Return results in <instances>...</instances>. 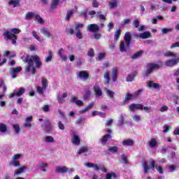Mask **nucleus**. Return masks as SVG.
Here are the masks:
<instances>
[{
	"instance_id": "3",
	"label": "nucleus",
	"mask_w": 179,
	"mask_h": 179,
	"mask_svg": "<svg viewBox=\"0 0 179 179\" xmlns=\"http://www.w3.org/2000/svg\"><path fill=\"white\" fill-rule=\"evenodd\" d=\"M163 66V62L159 61L158 64L155 63H149L148 64V68L144 73H142V76L143 78H148V76H150L152 72L155 71V69H160Z\"/></svg>"
},
{
	"instance_id": "58",
	"label": "nucleus",
	"mask_w": 179,
	"mask_h": 179,
	"mask_svg": "<svg viewBox=\"0 0 179 179\" xmlns=\"http://www.w3.org/2000/svg\"><path fill=\"white\" fill-rule=\"evenodd\" d=\"M57 125H58V127L62 130V131H64L65 129V126L64 125V124H62V122L61 121H59L57 122Z\"/></svg>"
},
{
	"instance_id": "15",
	"label": "nucleus",
	"mask_w": 179,
	"mask_h": 179,
	"mask_svg": "<svg viewBox=\"0 0 179 179\" xmlns=\"http://www.w3.org/2000/svg\"><path fill=\"white\" fill-rule=\"evenodd\" d=\"M94 92L97 97H100L103 94V91H101V88L98 85H95L94 87Z\"/></svg>"
},
{
	"instance_id": "63",
	"label": "nucleus",
	"mask_w": 179,
	"mask_h": 179,
	"mask_svg": "<svg viewBox=\"0 0 179 179\" xmlns=\"http://www.w3.org/2000/svg\"><path fill=\"white\" fill-rule=\"evenodd\" d=\"M133 120L134 121H136V122H139V121H141V116L135 115L133 116Z\"/></svg>"
},
{
	"instance_id": "16",
	"label": "nucleus",
	"mask_w": 179,
	"mask_h": 179,
	"mask_svg": "<svg viewBox=\"0 0 179 179\" xmlns=\"http://www.w3.org/2000/svg\"><path fill=\"white\" fill-rule=\"evenodd\" d=\"M45 129L46 132H50V131H52V124H51V121L49 120H46L45 121Z\"/></svg>"
},
{
	"instance_id": "9",
	"label": "nucleus",
	"mask_w": 179,
	"mask_h": 179,
	"mask_svg": "<svg viewBox=\"0 0 179 179\" xmlns=\"http://www.w3.org/2000/svg\"><path fill=\"white\" fill-rule=\"evenodd\" d=\"M87 30L91 33H97L100 30V27L96 24H90L87 27Z\"/></svg>"
},
{
	"instance_id": "5",
	"label": "nucleus",
	"mask_w": 179,
	"mask_h": 179,
	"mask_svg": "<svg viewBox=\"0 0 179 179\" xmlns=\"http://www.w3.org/2000/svg\"><path fill=\"white\" fill-rule=\"evenodd\" d=\"M151 34L149 31H145L142 34H135L134 38H142V40H146V38H150Z\"/></svg>"
},
{
	"instance_id": "61",
	"label": "nucleus",
	"mask_w": 179,
	"mask_h": 179,
	"mask_svg": "<svg viewBox=\"0 0 179 179\" xmlns=\"http://www.w3.org/2000/svg\"><path fill=\"white\" fill-rule=\"evenodd\" d=\"M156 169L158 173H159V174H164V171L163 170V167H162L161 166H157Z\"/></svg>"
},
{
	"instance_id": "57",
	"label": "nucleus",
	"mask_w": 179,
	"mask_h": 179,
	"mask_svg": "<svg viewBox=\"0 0 179 179\" xmlns=\"http://www.w3.org/2000/svg\"><path fill=\"white\" fill-rule=\"evenodd\" d=\"M22 157V154H15L13 157V161H17Z\"/></svg>"
},
{
	"instance_id": "4",
	"label": "nucleus",
	"mask_w": 179,
	"mask_h": 179,
	"mask_svg": "<svg viewBox=\"0 0 179 179\" xmlns=\"http://www.w3.org/2000/svg\"><path fill=\"white\" fill-rule=\"evenodd\" d=\"M130 111H135L136 110H143V104L142 103H131L129 106Z\"/></svg>"
},
{
	"instance_id": "14",
	"label": "nucleus",
	"mask_w": 179,
	"mask_h": 179,
	"mask_svg": "<svg viewBox=\"0 0 179 179\" xmlns=\"http://www.w3.org/2000/svg\"><path fill=\"white\" fill-rule=\"evenodd\" d=\"M78 76L81 79H83V80H87V79L90 78L89 73L86 71H81L78 73Z\"/></svg>"
},
{
	"instance_id": "22",
	"label": "nucleus",
	"mask_w": 179,
	"mask_h": 179,
	"mask_svg": "<svg viewBox=\"0 0 179 179\" xmlns=\"http://www.w3.org/2000/svg\"><path fill=\"white\" fill-rule=\"evenodd\" d=\"M112 79L113 82H117V79H118V69H117V68L113 69Z\"/></svg>"
},
{
	"instance_id": "55",
	"label": "nucleus",
	"mask_w": 179,
	"mask_h": 179,
	"mask_svg": "<svg viewBox=\"0 0 179 179\" xmlns=\"http://www.w3.org/2000/svg\"><path fill=\"white\" fill-rule=\"evenodd\" d=\"M131 20L130 19H124L123 22L121 23V26H125V24H130Z\"/></svg>"
},
{
	"instance_id": "44",
	"label": "nucleus",
	"mask_w": 179,
	"mask_h": 179,
	"mask_svg": "<svg viewBox=\"0 0 179 179\" xmlns=\"http://www.w3.org/2000/svg\"><path fill=\"white\" fill-rule=\"evenodd\" d=\"M162 34H167L170 31H173V28H162L161 30Z\"/></svg>"
},
{
	"instance_id": "62",
	"label": "nucleus",
	"mask_w": 179,
	"mask_h": 179,
	"mask_svg": "<svg viewBox=\"0 0 179 179\" xmlns=\"http://www.w3.org/2000/svg\"><path fill=\"white\" fill-rule=\"evenodd\" d=\"M99 5H100V3H99V1H97V0H93L92 1L93 8H99Z\"/></svg>"
},
{
	"instance_id": "26",
	"label": "nucleus",
	"mask_w": 179,
	"mask_h": 179,
	"mask_svg": "<svg viewBox=\"0 0 179 179\" xmlns=\"http://www.w3.org/2000/svg\"><path fill=\"white\" fill-rule=\"evenodd\" d=\"M74 13H75V10L73 9L68 10L66 15L65 20H66L67 22H69V20H71V17H72Z\"/></svg>"
},
{
	"instance_id": "49",
	"label": "nucleus",
	"mask_w": 179,
	"mask_h": 179,
	"mask_svg": "<svg viewBox=\"0 0 179 179\" xmlns=\"http://www.w3.org/2000/svg\"><path fill=\"white\" fill-rule=\"evenodd\" d=\"M49 52V55L48 57L45 59L46 62H50V61H51V59H52V51H51L50 50L48 51Z\"/></svg>"
},
{
	"instance_id": "40",
	"label": "nucleus",
	"mask_w": 179,
	"mask_h": 179,
	"mask_svg": "<svg viewBox=\"0 0 179 179\" xmlns=\"http://www.w3.org/2000/svg\"><path fill=\"white\" fill-rule=\"evenodd\" d=\"M164 57H172L173 58H176L177 55H176V53L171 52V51H168L166 52H165L164 54Z\"/></svg>"
},
{
	"instance_id": "48",
	"label": "nucleus",
	"mask_w": 179,
	"mask_h": 179,
	"mask_svg": "<svg viewBox=\"0 0 179 179\" xmlns=\"http://www.w3.org/2000/svg\"><path fill=\"white\" fill-rule=\"evenodd\" d=\"M13 127L15 131V134H20V127L19 124H13Z\"/></svg>"
},
{
	"instance_id": "35",
	"label": "nucleus",
	"mask_w": 179,
	"mask_h": 179,
	"mask_svg": "<svg viewBox=\"0 0 179 179\" xmlns=\"http://www.w3.org/2000/svg\"><path fill=\"white\" fill-rule=\"evenodd\" d=\"M91 108H93V102H91L88 105V106H87L84 109H82L80 113V114H84V113H86V111H89V110H91Z\"/></svg>"
},
{
	"instance_id": "18",
	"label": "nucleus",
	"mask_w": 179,
	"mask_h": 179,
	"mask_svg": "<svg viewBox=\"0 0 179 179\" xmlns=\"http://www.w3.org/2000/svg\"><path fill=\"white\" fill-rule=\"evenodd\" d=\"M122 144L123 146H134V145H135V141L132 139H127L124 140L122 142Z\"/></svg>"
},
{
	"instance_id": "29",
	"label": "nucleus",
	"mask_w": 179,
	"mask_h": 179,
	"mask_svg": "<svg viewBox=\"0 0 179 179\" xmlns=\"http://www.w3.org/2000/svg\"><path fill=\"white\" fill-rule=\"evenodd\" d=\"M112 136L110 134L104 135L101 139V143H107L108 142V139H111Z\"/></svg>"
},
{
	"instance_id": "47",
	"label": "nucleus",
	"mask_w": 179,
	"mask_h": 179,
	"mask_svg": "<svg viewBox=\"0 0 179 179\" xmlns=\"http://www.w3.org/2000/svg\"><path fill=\"white\" fill-rule=\"evenodd\" d=\"M32 36L33 37H34V38H36V40H37V41H40L41 42V38H40V36H38V35H37V32H36V31H32Z\"/></svg>"
},
{
	"instance_id": "43",
	"label": "nucleus",
	"mask_w": 179,
	"mask_h": 179,
	"mask_svg": "<svg viewBox=\"0 0 179 179\" xmlns=\"http://www.w3.org/2000/svg\"><path fill=\"white\" fill-rule=\"evenodd\" d=\"M134 94L127 93L124 97V101H128L129 100H132V99H134Z\"/></svg>"
},
{
	"instance_id": "17",
	"label": "nucleus",
	"mask_w": 179,
	"mask_h": 179,
	"mask_svg": "<svg viewBox=\"0 0 179 179\" xmlns=\"http://www.w3.org/2000/svg\"><path fill=\"white\" fill-rule=\"evenodd\" d=\"M148 87H153V89H160L162 87V85L159 83H155L153 80H150L148 83Z\"/></svg>"
},
{
	"instance_id": "46",
	"label": "nucleus",
	"mask_w": 179,
	"mask_h": 179,
	"mask_svg": "<svg viewBox=\"0 0 179 179\" xmlns=\"http://www.w3.org/2000/svg\"><path fill=\"white\" fill-rule=\"evenodd\" d=\"M35 19L38 21V23H39L40 24H43V23H44V20H43L41 17L38 14H36V15L35 16Z\"/></svg>"
},
{
	"instance_id": "30",
	"label": "nucleus",
	"mask_w": 179,
	"mask_h": 179,
	"mask_svg": "<svg viewBox=\"0 0 179 179\" xmlns=\"http://www.w3.org/2000/svg\"><path fill=\"white\" fill-rule=\"evenodd\" d=\"M108 4L110 9L117 8V6H118V0H113V1H109Z\"/></svg>"
},
{
	"instance_id": "7",
	"label": "nucleus",
	"mask_w": 179,
	"mask_h": 179,
	"mask_svg": "<svg viewBox=\"0 0 179 179\" xmlns=\"http://www.w3.org/2000/svg\"><path fill=\"white\" fill-rule=\"evenodd\" d=\"M10 72L13 79H16L20 72H22V67L17 66V67L13 68Z\"/></svg>"
},
{
	"instance_id": "27",
	"label": "nucleus",
	"mask_w": 179,
	"mask_h": 179,
	"mask_svg": "<svg viewBox=\"0 0 179 179\" xmlns=\"http://www.w3.org/2000/svg\"><path fill=\"white\" fill-rule=\"evenodd\" d=\"M143 54V50H139L138 52L134 53L131 57V59H138V58H141L142 55Z\"/></svg>"
},
{
	"instance_id": "28",
	"label": "nucleus",
	"mask_w": 179,
	"mask_h": 179,
	"mask_svg": "<svg viewBox=\"0 0 179 179\" xmlns=\"http://www.w3.org/2000/svg\"><path fill=\"white\" fill-rule=\"evenodd\" d=\"M121 37V29H117L115 31L114 40L115 41H118Z\"/></svg>"
},
{
	"instance_id": "11",
	"label": "nucleus",
	"mask_w": 179,
	"mask_h": 179,
	"mask_svg": "<svg viewBox=\"0 0 179 179\" xmlns=\"http://www.w3.org/2000/svg\"><path fill=\"white\" fill-rule=\"evenodd\" d=\"M24 92H26V90L23 87H20L18 92L10 94L9 95V99H12L15 96H17V97H20V96H22L23 94H24Z\"/></svg>"
},
{
	"instance_id": "60",
	"label": "nucleus",
	"mask_w": 179,
	"mask_h": 179,
	"mask_svg": "<svg viewBox=\"0 0 179 179\" xmlns=\"http://www.w3.org/2000/svg\"><path fill=\"white\" fill-rule=\"evenodd\" d=\"M167 110H169V106L163 105L160 108L159 111H161V113H164V111H167Z\"/></svg>"
},
{
	"instance_id": "20",
	"label": "nucleus",
	"mask_w": 179,
	"mask_h": 179,
	"mask_svg": "<svg viewBox=\"0 0 179 179\" xmlns=\"http://www.w3.org/2000/svg\"><path fill=\"white\" fill-rule=\"evenodd\" d=\"M103 78L105 79L104 85H110L111 82V78H110V73L108 71H105Z\"/></svg>"
},
{
	"instance_id": "45",
	"label": "nucleus",
	"mask_w": 179,
	"mask_h": 179,
	"mask_svg": "<svg viewBox=\"0 0 179 179\" xmlns=\"http://www.w3.org/2000/svg\"><path fill=\"white\" fill-rule=\"evenodd\" d=\"M45 142H48L49 143H52V142H55V140H54V137L51 136H47L45 137Z\"/></svg>"
},
{
	"instance_id": "53",
	"label": "nucleus",
	"mask_w": 179,
	"mask_h": 179,
	"mask_svg": "<svg viewBox=\"0 0 179 179\" xmlns=\"http://www.w3.org/2000/svg\"><path fill=\"white\" fill-rule=\"evenodd\" d=\"M10 164H13L14 167H20V162L19 161H13L10 162Z\"/></svg>"
},
{
	"instance_id": "13",
	"label": "nucleus",
	"mask_w": 179,
	"mask_h": 179,
	"mask_svg": "<svg viewBox=\"0 0 179 179\" xmlns=\"http://www.w3.org/2000/svg\"><path fill=\"white\" fill-rule=\"evenodd\" d=\"M69 171V169L66 166H57L55 169V173H59L64 174V173H67Z\"/></svg>"
},
{
	"instance_id": "25",
	"label": "nucleus",
	"mask_w": 179,
	"mask_h": 179,
	"mask_svg": "<svg viewBox=\"0 0 179 179\" xmlns=\"http://www.w3.org/2000/svg\"><path fill=\"white\" fill-rule=\"evenodd\" d=\"M36 15L37 14H36L33 12H28L25 14V20H30L33 19V17H34V19H35Z\"/></svg>"
},
{
	"instance_id": "51",
	"label": "nucleus",
	"mask_w": 179,
	"mask_h": 179,
	"mask_svg": "<svg viewBox=\"0 0 179 179\" xmlns=\"http://www.w3.org/2000/svg\"><path fill=\"white\" fill-rule=\"evenodd\" d=\"M87 55L91 57H94V50H93V48H90L87 52Z\"/></svg>"
},
{
	"instance_id": "39",
	"label": "nucleus",
	"mask_w": 179,
	"mask_h": 179,
	"mask_svg": "<svg viewBox=\"0 0 179 179\" xmlns=\"http://www.w3.org/2000/svg\"><path fill=\"white\" fill-rule=\"evenodd\" d=\"M59 3V0H52L51 3L52 9H57V6H58Z\"/></svg>"
},
{
	"instance_id": "21",
	"label": "nucleus",
	"mask_w": 179,
	"mask_h": 179,
	"mask_svg": "<svg viewBox=\"0 0 179 179\" xmlns=\"http://www.w3.org/2000/svg\"><path fill=\"white\" fill-rule=\"evenodd\" d=\"M24 170H27V166H24L20 167L14 172V176H19V174H23Z\"/></svg>"
},
{
	"instance_id": "52",
	"label": "nucleus",
	"mask_w": 179,
	"mask_h": 179,
	"mask_svg": "<svg viewBox=\"0 0 179 179\" xmlns=\"http://www.w3.org/2000/svg\"><path fill=\"white\" fill-rule=\"evenodd\" d=\"M80 16H83L85 20H87V10H85L84 11L80 13Z\"/></svg>"
},
{
	"instance_id": "34",
	"label": "nucleus",
	"mask_w": 179,
	"mask_h": 179,
	"mask_svg": "<svg viewBox=\"0 0 179 179\" xmlns=\"http://www.w3.org/2000/svg\"><path fill=\"white\" fill-rule=\"evenodd\" d=\"M8 131V127H6V124L3 123H0V132L1 134H5Z\"/></svg>"
},
{
	"instance_id": "42",
	"label": "nucleus",
	"mask_w": 179,
	"mask_h": 179,
	"mask_svg": "<svg viewBox=\"0 0 179 179\" xmlns=\"http://www.w3.org/2000/svg\"><path fill=\"white\" fill-rule=\"evenodd\" d=\"M106 94H107L108 97H109V99H111L114 98V95L115 94V93H114V92H113L110 90H107Z\"/></svg>"
},
{
	"instance_id": "56",
	"label": "nucleus",
	"mask_w": 179,
	"mask_h": 179,
	"mask_svg": "<svg viewBox=\"0 0 179 179\" xmlns=\"http://www.w3.org/2000/svg\"><path fill=\"white\" fill-rule=\"evenodd\" d=\"M23 127H24V128H31L33 124H31V122H25V123L23 124Z\"/></svg>"
},
{
	"instance_id": "31",
	"label": "nucleus",
	"mask_w": 179,
	"mask_h": 179,
	"mask_svg": "<svg viewBox=\"0 0 179 179\" xmlns=\"http://www.w3.org/2000/svg\"><path fill=\"white\" fill-rule=\"evenodd\" d=\"M42 87L47 89L48 87V80L45 77L41 78Z\"/></svg>"
},
{
	"instance_id": "38",
	"label": "nucleus",
	"mask_w": 179,
	"mask_h": 179,
	"mask_svg": "<svg viewBox=\"0 0 179 179\" xmlns=\"http://www.w3.org/2000/svg\"><path fill=\"white\" fill-rule=\"evenodd\" d=\"M149 146L150 148H156V146H157V141H156V139L152 138L149 141Z\"/></svg>"
},
{
	"instance_id": "59",
	"label": "nucleus",
	"mask_w": 179,
	"mask_h": 179,
	"mask_svg": "<svg viewBox=\"0 0 179 179\" xmlns=\"http://www.w3.org/2000/svg\"><path fill=\"white\" fill-rule=\"evenodd\" d=\"M45 167H48V164L47 163H45L44 162H41L39 164V169H44Z\"/></svg>"
},
{
	"instance_id": "41",
	"label": "nucleus",
	"mask_w": 179,
	"mask_h": 179,
	"mask_svg": "<svg viewBox=\"0 0 179 179\" xmlns=\"http://www.w3.org/2000/svg\"><path fill=\"white\" fill-rule=\"evenodd\" d=\"M108 150V152H110V153H117V152H118V147L117 146L109 147Z\"/></svg>"
},
{
	"instance_id": "36",
	"label": "nucleus",
	"mask_w": 179,
	"mask_h": 179,
	"mask_svg": "<svg viewBox=\"0 0 179 179\" xmlns=\"http://www.w3.org/2000/svg\"><path fill=\"white\" fill-rule=\"evenodd\" d=\"M143 170L145 174H148L149 173V170H150V168L149 167V165L148 164V162H144L143 163Z\"/></svg>"
},
{
	"instance_id": "8",
	"label": "nucleus",
	"mask_w": 179,
	"mask_h": 179,
	"mask_svg": "<svg viewBox=\"0 0 179 179\" xmlns=\"http://www.w3.org/2000/svg\"><path fill=\"white\" fill-rule=\"evenodd\" d=\"M73 138H71V142L73 145L76 146H79L80 145V137L76 134V131H73Z\"/></svg>"
},
{
	"instance_id": "6",
	"label": "nucleus",
	"mask_w": 179,
	"mask_h": 179,
	"mask_svg": "<svg viewBox=\"0 0 179 179\" xmlns=\"http://www.w3.org/2000/svg\"><path fill=\"white\" fill-rule=\"evenodd\" d=\"M124 40L127 47H131V41H132V36L131 35V32L127 31L125 33Z\"/></svg>"
},
{
	"instance_id": "54",
	"label": "nucleus",
	"mask_w": 179,
	"mask_h": 179,
	"mask_svg": "<svg viewBox=\"0 0 179 179\" xmlns=\"http://www.w3.org/2000/svg\"><path fill=\"white\" fill-rule=\"evenodd\" d=\"M83 24L80 23L78 24L77 25L75 26L74 29L75 30H76V31H80V29H82V27H83Z\"/></svg>"
},
{
	"instance_id": "64",
	"label": "nucleus",
	"mask_w": 179,
	"mask_h": 179,
	"mask_svg": "<svg viewBox=\"0 0 179 179\" xmlns=\"http://www.w3.org/2000/svg\"><path fill=\"white\" fill-rule=\"evenodd\" d=\"M133 25L134 26V27L138 29V27H139V20H134V21L133 22Z\"/></svg>"
},
{
	"instance_id": "32",
	"label": "nucleus",
	"mask_w": 179,
	"mask_h": 179,
	"mask_svg": "<svg viewBox=\"0 0 179 179\" xmlns=\"http://www.w3.org/2000/svg\"><path fill=\"white\" fill-rule=\"evenodd\" d=\"M8 3L13 5V8H16L20 5V0H10Z\"/></svg>"
},
{
	"instance_id": "1",
	"label": "nucleus",
	"mask_w": 179,
	"mask_h": 179,
	"mask_svg": "<svg viewBox=\"0 0 179 179\" xmlns=\"http://www.w3.org/2000/svg\"><path fill=\"white\" fill-rule=\"evenodd\" d=\"M21 59L27 64L24 68V72L30 73L32 75H36L37 73L36 69H40L43 66V62L37 55H29L27 56L22 55Z\"/></svg>"
},
{
	"instance_id": "24",
	"label": "nucleus",
	"mask_w": 179,
	"mask_h": 179,
	"mask_svg": "<svg viewBox=\"0 0 179 179\" xmlns=\"http://www.w3.org/2000/svg\"><path fill=\"white\" fill-rule=\"evenodd\" d=\"M64 52H65V50L64 48H60V50L58 51V55L62 58V61H66L68 59V57L66 55H64Z\"/></svg>"
},
{
	"instance_id": "2",
	"label": "nucleus",
	"mask_w": 179,
	"mask_h": 179,
	"mask_svg": "<svg viewBox=\"0 0 179 179\" xmlns=\"http://www.w3.org/2000/svg\"><path fill=\"white\" fill-rule=\"evenodd\" d=\"M22 30L17 28H13L9 31H5L3 33V36L4 40L6 41H9V40L12 42V44H16L17 42V35L19 33H21Z\"/></svg>"
},
{
	"instance_id": "23",
	"label": "nucleus",
	"mask_w": 179,
	"mask_h": 179,
	"mask_svg": "<svg viewBox=\"0 0 179 179\" xmlns=\"http://www.w3.org/2000/svg\"><path fill=\"white\" fill-rule=\"evenodd\" d=\"M128 48H129V47L125 46V42L124 41L120 42V52H127V51H128Z\"/></svg>"
},
{
	"instance_id": "33",
	"label": "nucleus",
	"mask_w": 179,
	"mask_h": 179,
	"mask_svg": "<svg viewBox=\"0 0 179 179\" xmlns=\"http://www.w3.org/2000/svg\"><path fill=\"white\" fill-rule=\"evenodd\" d=\"M89 151V148L86 146H83L79 148L77 153L78 155H82V153H86V152Z\"/></svg>"
},
{
	"instance_id": "19",
	"label": "nucleus",
	"mask_w": 179,
	"mask_h": 179,
	"mask_svg": "<svg viewBox=\"0 0 179 179\" xmlns=\"http://www.w3.org/2000/svg\"><path fill=\"white\" fill-rule=\"evenodd\" d=\"M41 33L45 36V37H48V38L51 37V33H50V31L46 27L41 28Z\"/></svg>"
},
{
	"instance_id": "50",
	"label": "nucleus",
	"mask_w": 179,
	"mask_h": 179,
	"mask_svg": "<svg viewBox=\"0 0 179 179\" xmlns=\"http://www.w3.org/2000/svg\"><path fill=\"white\" fill-rule=\"evenodd\" d=\"M121 159H122L124 164H128V159L127 158V155H124V154L122 155Z\"/></svg>"
},
{
	"instance_id": "37",
	"label": "nucleus",
	"mask_w": 179,
	"mask_h": 179,
	"mask_svg": "<svg viewBox=\"0 0 179 179\" xmlns=\"http://www.w3.org/2000/svg\"><path fill=\"white\" fill-rule=\"evenodd\" d=\"M47 88H44V87L38 86L36 88L37 93L38 94H41V96H43L44 94V91L46 90Z\"/></svg>"
},
{
	"instance_id": "12",
	"label": "nucleus",
	"mask_w": 179,
	"mask_h": 179,
	"mask_svg": "<svg viewBox=\"0 0 179 179\" xmlns=\"http://www.w3.org/2000/svg\"><path fill=\"white\" fill-rule=\"evenodd\" d=\"M138 75V71H133L126 78L127 82H134L135 77Z\"/></svg>"
},
{
	"instance_id": "10",
	"label": "nucleus",
	"mask_w": 179,
	"mask_h": 179,
	"mask_svg": "<svg viewBox=\"0 0 179 179\" xmlns=\"http://www.w3.org/2000/svg\"><path fill=\"white\" fill-rule=\"evenodd\" d=\"M179 62V57L176 59H169L165 62L166 66H176Z\"/></svg>"
}]
</instances>
